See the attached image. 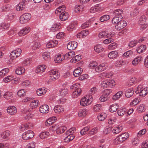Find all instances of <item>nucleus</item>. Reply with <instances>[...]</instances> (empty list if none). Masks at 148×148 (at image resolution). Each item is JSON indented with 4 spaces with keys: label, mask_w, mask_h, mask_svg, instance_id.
Wrapping results in <instances>:
<instances>
[{
    "label": "nucleus",
    "mask_w": 148,
    "mask_h": 148,
    "mask_svg": "<svg viewBox=\"0 0 148 148\" xmlns=\"http://www.w3.org/2000/svg\"><path fill=\"white\" fill-rule=\"evenodd\" d=\"M140 98H137L134 99L130 103L131 106H134L138 104L140 101Z\"/></svg>",
    "instance_id": "obj_51"
},
{
    "label": "nucleus",
    "mask_w": 148,
    "mask_h": 148,
    "mask_svg": "<svg viewBox=\"0 0 148 148\" xmlns=\"http://www.w3.org/2000/svg\"><path fill=\"white\" fill-rule=\"evenodd\" d=\"M114 34L111 32H108V31H104L100 32L98 34V37L101 38L112 37Z\"/></svg>",
    "instance_id": "obj_4"
},
{
    "label": "nucleus",
    "mask_w": 148,
    "mask_h": 148,
    "mask_svg": "<svg viewBox=\"0 0 148 148\" xmlns=\"http://www.w3.org/2000/svg\"><path fill=\"white\" fill-rule=\"evenodd\" d=\"M9 23H2L0 24V29L3 30H7L10 27Z\"/></svg>",
    "instance_id": "obj_24"
},
{
    "label": "nucleus",
    "mask_w": 148,
    "mask_h": 148,
    "mask_svg": "<svg viewBox=\"0 0 148 148\" xmlns=\"http://www.w3.org/2000/svg\"><path fill=\"white\" fill-rule=\"evenodd\" d=\"M77 45V42L75 41H72L70 42L67 45V49L70 50L75 49Z\"/></svg>",
    "instance_id": "obj_11"
},
{
    "label": "nucleus",
    "mask_w": 148,
    "mask_h": 148,
    "mask_svg": "<svg viewBox=\"0 0 148 148\" xmlns=\"http://www.w3.org/2000/svg\"><path fill=\"white\" fill-rule=\"evenodd\" d=\"M49 135V133L47 132H43L40 134V137L42 139H44L45 138L48 136Z\"/></svg>",
    "instance_id": "obj_52"
},
{
    "label": "nucleus",
    "mask_w": 148,
    "mask_h": 148,
    "mask_svg": "<svg viewBox=\"0 0 148 148\" xmlns=\"http://www.w3.org/2000/svg\"><path fill=\"white\" fill-rule=\"evenodd\" d=\"M50 53L48 52H45L42 54V58L45 60H48L50 59Z\"/></svg>",
    "instance_id": "obj_37"
},
{
    "label": "nucleus",
    "mask_w": 148,
    "mask_h": 148,
    "mask_svg": "<svg viewBox=\"0 0 148 148\" xmlns=\"http://www.w3.org/2000/svg\"><path fill=\"white\" fill-rule=\"evenodd\" d=\"M31 17V15L29 13H25L21 16L19 19L20 22L22 23H25L27 22Z\"/></svg>",
    "instance_id": "obj_3"
},
{
    "label": "nucleus",
    "mask_w": 148,
    "mask_h": 148,
    "mask_svg": "<svg viewBox=\"0 0 148 148\" xmlns=\"http://www.w3.org/2000/svg\"><path fill=\"white\" fill-rule=\"evenodd\" d=\"M101 74L102 77L106 78H110L113 75L110 72H103Z\"/></svg>",
    "instance_id": "obj_60"
},
{
    "label": "nucleus",
    "mask_w": 148,
    "mask_h": 148,
    "mask_svg": "<svg viewBox=\"0 0 148 148\" xmlns=\"http://www.w3.org/2000/svg\"><path fill=\"white\" fill-rule=\"evenodd\" d=\"M39 103V101L37 100H35L31 102L29 106L32 109L36 108Z\"/></svg>",
    "instance_id": "obj_27"
},
{
    "label": "nucleus",
    "mask_w": 148,
    "mask_h": 148,
    "mask_svg": "<svg viewBox=\"0 0 148 148\" xmlns=\"http://www.w3.org/2000/svg\"><path fill=\"white\" fill-rule=\"evenodd\" d=\"M107 115L106 113H102L98 116V119L100 121H103L105 119Z\"/></svg>",
    "instance_id": "obj_53"
},
{
    "label": "nucleus",
    "mask_w": 148,
    "mask_h": 148,
    "mask_svg": "<svg viewBox=\"0 0 148 148\" xmlns=\"http://www.w3.org/2000/svg\"><path fill=\"white\" fill-rule=\"evenodd\" d=\"M65 7L64 6H62L59 7L57 8L55 11V13L57 15L62 13V12H65Z\"/></svg>",
    "instance_id": "obj_23"
},
{
    "label": "nucleus",
    "mask_w": 148,
    "mask_h": 148,
    "mask_svg": "<svg viewBox=\"0 0 148 148\" xmlns=\"http://www.w3.org/2000/svg\"><path fill=\"white\" fill-rule=\"evenodd\" d=\"M94 50L97 52L99 53L102 52L103 50V49L101 45H99L95 47Z\"/></svg>",
    "instance_id": "obj_39"
},
{
    "label": "nucleus",
    "mask_w": 148,
    "mask_h": 148,
    "mask_svg": "<svg viewBox=\"0 0 148 148\" xmlns=\"http://www.w3.org/2000/svg\"><path fill=\"white\" fill-rule=\"evenodd\" d=\"M50 80L51 81H55L59 77V73L56 71L51 70L50 71Z\"/></svg>",
    "instance_id": "obj_7"
},
{
    "label": "nucleus",
    "mask_w": 148,
    "mask_h": 148,
    "mask_svg": "<svg viewBox=\"0 0 148 148\" xmlns=\"http://www.w3.org/2000/svg\"><path fill=\"white\" fill-rule=\"evenodd\" d=\"M100 9V7L99 5H97L92 7L90 9V12L91 13H94L99 11Z\"/></svg>",
    "instance_id": "obj_40"
},
{
    "label": "nucleus",
    "mask_w": 148,
    "mask_h": 148,
    "mask_svg": "<svg viewBox=\"0 0 148 148\" xmlns=\"http://www.w3.org/2000/svg\"><path fill=\"white\" fill-rule=\"evenodd\" d=\"M146 19L147 18L145 15L142 16L140 18L139 23L140 25L145 24L146 23Z\"/></svg>",
    "instance_id": "obj_47"
},
{
    "label": "nucleus",
    "mask_w": 148,
    "mask_h": 148,
    "mask_svg": "<svg viewBox=\"0 0 148 148\" xmlns=\"http://www.w3.org/2000/svg\"><path fill=\"white\" fill-rule=\"evenodd\" d=\"M49 107L47 105H43L41 106L39 108V111L42 113H47L49 112Z\"/></svg>",
    "instance_id": "obj_14"
},
{
    "label": "nucleus",
    "mask_w": 148,
    "mask_h": 148,
    "mask_svg": "<svg viewBox=\"0 0 148 148\" xmlns=\"http://www.w3.org/2000/svg\"><path fill=\"white\" fill-rule=\"evenodd\" d=\"M110 16L108 15H104L101 16L99 20L101 22H103L105 21H107L110 18Z\"/></svg>",
    "instance_id": "obj_49"
},
{
    "label": "nucleus",
    "mask_w": 148,
    "mask_h": 148,
    "mask_svg": "<svg viewBox=\"0 0 148 148\" xmlns=\"http://www.w3.org/2000/svg\"><path fill=\"white\" fill-rule=\"evenodd\" d=\"M41 46L40 43L38 41H35L33 42L32 45V49H39Z\"/></svg>",
    "instance_id": "obj_44"
},
{
    "label": "nucleus",
    "mask_w": 148,
    "mask_h": 148,
    "mask_svg": "<svg viewBox=\"0 0 148 148\" xmlns=\"http://www.w3.org/2000/svg\"><path fill=\"white\" fill-rule=\"evenodd\" d=\"M58 44L57 40H51L46 45V46L48 48H53L56 46Z\"/></svg>",
    "instance_id": "obj_15"
},
{
    "label": "nucleus",
    "mask_w": 148,
    "mask_h": 148,
    "mask_svg": "<svg viewBox=\"0 0 148 148\" xmlns=\"http://www.w3.org/2000/svg\"><path fill=\"white\" fill-rule=\"evenodd\" d=\"M26 4L22 1L18 4L16 7V9L18 11L23 10L26 7Z\"/></svg>",
    "instance_id": "obj_20"
},
{
    "label": "nucleus",
    "mask_w": 148,
    "mask_h": 148,
    "mask_svg": "<svg viewBox=\"0 0 148 148\" xmlns=\"http://www.w3.org/2000/svg\"><path fill=\"white\" fill-rule=\"evenodd\" d=\"M81 89H78L77 90H75L72 94L73 97L74 98H77L81 95Z\"/></svg>",
    "instance_id": "obj_38"
},
{
    "label": "nucleus",
    "mask_w": 148,
    "mask_h": 148,
    "mask_svg": "<svg viewBox=\"0 0 148 148\" xmlns=\"http://www.w3.org/2000/svg\"><path fill=\"white\" fill-rule=\"evenodd\" d=\"M59 125L58 124L53 125L49 128V130L50 131L54 132L56 131L58 128Z\"/></svg>",
    "instance_id": "obj_63"
},
{
    "label": "nucleus",
    "mask_w": 148,
    "mask_h": 148,
    "mask_svg": "<svg viewBox=\"0 0 148 148\" xmlns=\"http://www.w3.org/2000/svg\"><path fill=\"white\" fill-rule=\"evenodd\" d=\"M66 127L64 126H59L57 130L56 133L58 134H60L64 132L66 130Z\"/></svg>",
    "instance_id": "obj_32"
},
{
    "label": "nucleus",
    "mask_w": 148,
    "mask_h": 148,
    "mask_svg": "<svg viewBox=\"0 0 148 148\" xmlns=\"http://www.w3.org/2000/svg\"><path fill=\"white\" fill-rule=\"evenodd\" d=\"M46 68V66L45 65H40L36 68V72L37 73L43 72Z\"/></svg>",
    "instance_id": "obj_29"
},
{
    "label": "nucleus",
    "mask_w": 148,
    "mask_h": 148,
    "mask_svg": "<svg viewBox=\"0 0 148 148\" xmlns=\"http://www.w3.org/2000/svg\"><path fill=\"white\" fill-rule=\"evenodd\" d=\"M134 93V91L132 89H128L125 92V96L127 98H129L133 95Z\"/></svg>",
    "instance_id": "obj_26"
},
{
    "label": "nucleus",
    "mask_w": 148,
    "mask_h": 148,
    "mask_svg": "<svg viewBox=\"0 0 148 148\" xmlns=\"http://www.w3.org/2000/svg\"><path fill=\"white\" fill-rule=\"evenodd\" d=\"M7 111L9 114L13 115L17 112V110L15 106H11L8 108Z\"/></svg>",
    "instance_id": "obj_13"
},
{
    "label": "nucleus",
    "mask_w": 148,
    "mask_h": 148,
    "mask_svg": "<svg viewBox=\"0 0 148 148\" xmlns=\"http://www.w3.org/2000/svg\"><path fill=\"white\" fill-rule=\"evenodd\" d=\"M146 132V130L145 129H143L140 131L137 134V136L138 137H140L143 135H144Z\"/></svg>",
    "instance_id": "obj_64"
},
{
    "label": "nucleus",
    "mask_w": 148,
    "mask_h": 148,
    "mask_svg": "<svg viewBox=\"0 0 148 148\" xmlns=\"http://www.w3.org/2000/svg\"><path fill=\"white\" fill-rule=\"evenodd\" d=\"M92 97L91 95H86L81 99L80 105L83 106H86L90 104L92 101Z\"/></svg>",
    "instance_id": "obj_1"
},
{
    "label": "nucleus",
    "mask_w": 148,
    "mask_h": 148,
    "mask_svg": "<svg viewBox=\"0 0 148 148\" xmlns=\"http://www.w3.org/2000/svg\"><path fill=\"white\" fill-rule=\"evenodd\" d=\"M34 135V133L32 131L28 130L23 134L22 138L24 140H27L33 138Z\"/></svg>",
    "instance_id": "obj_8"
},
{
    "label": "nucleus",
    "mask_w": 148,
    "mask_h": 148,
    "mask_svg": "<svg viewBox=\"0 0 148 148\" xmlns=\"http://www.w3.org/2000/svg\"><path fill=\"white\" fill-rule=\"evenodd\" d=\"M108 86L112 88L114 87L116 85L115 82L112 79L107 80Z\"/></svg>",
    "instance_id": "obj_28"
},
{
    "label": "nucleus",
    "mask_w": 148,
    "mask_h": 148,
    "mask_svg": "<svg viewBox=\"0 0 148 148\" xmlns=\"http://www.w3.org/2000/svg\"><path fill=\"white\" fill-rule=\"evenodd\" d=\"M47 89L44 87L39 88L36 90L37 94L38 96L45 95L47 92Z\"/></svg>",
    "instance_id": "obj_16"
},
{
    "label": "nucleus",
    "mask_w": 148,
    "mask_h": 148,
    "mask_svg": "<svg viewBox=\"0 0 148 148\" xmlns=\"http://www.w3.org/2000/svg\"><path fill=\"white\" fill-rule=\"evenodd\" d=\"M122 129L121 126H118V127H114L112 130V132L114 134H118L121 131Z\"/></svg>",
    "instance_id": "obj_41"
},
{
    "label": "nucleus",
    "mask_w": 148,
    "mask_h": 148,
    "mask_svg": "<svg viewBox=\"0 0 148 148\" xmlns=\"http://www.w3.org/2000/svg\"><path fill=\"white\" fill-rule=\"evenodd\" d=\"M80 86V84L79 83H77L72 85L70 88L71 89H74L75 90H77L78 89H81Z\"/></svg>",
    "instance_id": "obj_61"
},
{
    "label": "nucleus",
    "mask_w": 148,
    "mask_h": 148,
    "mask_svg": "<svg viewBox=\"0 0 148 148\" xmlns=\"http://www.w3.org/2000/svg\"><path fill=\"white\" fill-rule=\"evenodd\" d=\"M60 28L61 26L60 24H56L52 25L51 28V29L52 31L55 32L57 30L60 29Z\"/></svg>",
    "instance_id": "obj_43"
},
{
    "label": "nucleus",
    "mask_w": 148,
    "mask_h": 148,
    "mask_svg": "<svg viewBox=\"0 0 148 148\" xmlns=\"http://www.w3.org/2000/svg\"><path fill=\"white\" fill-rule=\"evenodd\" d=\"M101 105L99 104L95 105L93 107L94 111L95 112L100 111L101 109Z\"/></svg>",
    "instance_id": "obj_62"
},
{
    "label": "nucleus",
    "mask_w": 148,
    "mask_h": 148,
    "mask_svg": "<svg viewBox=\"0 0 148 148\" xmlns=\"http://www.w3.org/2000/svg\"><path fill=\"white\" fill-rule=\"evenodd\" d=\"M129 137V135L128 133L125 132L116 138V139L119 142H122L128 138Z\"/></svg>",
    "instance_id": "obj_10"
},
{
    "label": "nucleus",
    "mask_w": 148,
    "mask_h": 148,
    "mask_svg": "<svg viewBox=\"0 0 148 148\" xmlns=\"http://www.w3.org/2000/svg\"><path fill=\"white\" fill-rule=\"evenodd\" d=\"M97 129L96 127H94L91 129L88 132L89 136H92L96 134L97 132Z\"/></svg>",
    "instance_id": "obj_55"
},
{
    "label": "nucleus",
    "mask_w": 148,
    "mask_h": 148,
    "mask_svg": "<svg viewBox=\"0 0 148 148\" xmlns=\"http://www.w3.org/2000/svg\"><path fill=\"white\" fill-rule=\"evenodd\" d=\"M123 93V92L122 91H119L113 96L112 97L113 99L115 100H118L121 97Z\"/></svg>",
    "instance_id": "obj_30"
},
{
    "label": "nucleus",
    "mask_w": 148,
    "mask_h": 148,
    "mask_svg": "<svg viewBox=\"0 0 148 148\" xmlns=\"http://www.w3.org/2000/svg\"><path fill=\"white\" fill-rule=\"evenodd\" d=\"M75 55V53L74 51H71L68 52L66 54L65 56V58H72L74 57Z\"/></svg>",
    "instance_id": "obj_57"
},
{
    "label": "nucleus",
    "mask_w": 148,
    "mask_h": 148,
    "mask_svg": "<svg viewBox=\"0 0 148 148\" xmlns=\"http://www.w3.org/2000/svg\"><path fill=\"white\" fill-rule=\"evenodd\" d=\"M118 114L119 116H122L123 115L127 113L125 111V109L124 108H119L117 111Z\"/></svg>",
    "instance_id": "obj_54"
},
{
    "label": "nucleus",
    "mask_w": 148,
    "mask_h": 148,
    "mask_svg": "<svg viewBox=\"0 0 148 148\" xmlns=\"http://www.w3.org/2000/svg\"><path fill=\"white\" fill-rule=\"evenodd\" d=\"M10 134V132L6 130L2 133L1 134V137L4 139H7Z\"/></svg>",
    "instance_id": "obj_33"
},
{
    "label": "nucleus",
    "mask_w": 148,
    "mask_h": 148,
    "mask_svg": "<svg viewBox=\"0 0 148 148\" xmlns=\"http://www.w3.org/2000/svg\"><path fill=\"white\" fill-rule=\"evenodd\" d=\"M88 110L86 109H84L79 110L78 112V116L80 117L85 116L88 113Z\"/></svg>",
    "instance_id": "obj_25"
},
{
    "label": "nucleus",
    "mask_w": 148,
    "mask_h": 148,
    "mask_svg": "<svg viewBox=\"0 0 148 148\" xmlns=\"http://www.w3.org/2000/svg\"><path fill=\"white\" fill-rule=\"evenodd\" d=\"M122 19L123 18H119V17L115 16L113 18L112 20V23L113 24H116L122 20Z\"/></svg>",
    "instance_id": "obj_45"
},
{
    "label": "nucleus",
    "mask_w": 148,
    "mask_h": 148,
    "mask_svg": "<svg viewBox=\"0 0 148 148\" xmlns=\"http://www.w3.org/2000/svg\"><path fill=\"white\" fill-rule=\"evenodd\" d=\"M141 57H137L135 58L132 61V64L134 66H137L138 63L141 61Z\"/></svg>",
    "instance_id": "obj_46"
},
{
    "label": "nucleus",
    "mask_w": 148,
    "mask_h": 148,
    "mask_svg": "<svg viewBox=\"0 0 148 148\" xmlns=\"http://www.w3.org/2000/svg\"><path fill=\"white\" fill-rule=\"evenodd\" d=\"M82 69L79 67L76 68L73 71V75L75 77H78L82 74Z\"/></svg>",
    "instance_id": "obj_21"
},
{
    "label": "nucleus",
    "mask_w": 148,
    "mask_h": 148,
    "mask_svg": "<svg viewBox=\"0 0 148 148\" xmlns=\"http://www.w3.org/2000/svg\"><path fill=\"white\" fill-rule=\"evenodd\" d=\"M137 110L139 113L144 112L145 110V106L143 104H140L138 107Z\"/></svg>",
    "instance_id": "obj_56"
},
{
    "label": "nucleus",
    "mask_w": 148,
    "mask_h": 148,
    "mask_svg": "<svg viewBox=\"0 0 148 148\" xmlns=\"http://www.w3.org/2000/svg\"><path fill=\"white\" fill-rule=\"evenodd\" d=\"M127 26V23L124 20H121L116 24L115 28L118 30L120 31Z\"/></svg>",
    "instance_id": "obj_9"
},
{
    "label": "nucleus",
    "mask_w": 148,
    "mask_h": 148,
    "mask_svg": "<svg viewBox=\"0 0 148 148\" xmlns=\"http://www.w3.org/2000/svg\"><path fill=\"white\" fill-rule=\"evenodd\" d=\"M25 68L22 66L18 67L16 70L15 73L18 75H21L25 71Z\"/></svg>",
    "instance_id": "obj_31"
},
{
    "label": "nucleus",
    "mask_w": 148,
    "mask_h": 148,
    "mask_svg": "<svg viewBox=\"0 0 148 148\" xmlns=\"http://www.w3.org/2000/svg\"><path fill=\"white\" fill-rule=\"evenodd\" d=\"M112 92L111 89L106 90L103 94L100 97L99 99L101 102H104L108 100L110 97V94Z\"/></svg>",
    "instance_id": "obj_2"
},
{
    "label": "nucleus",
    "mask_w": 148,
    "mask_h": 148,
    "mask_svg": "<svg viewBox=\"0 0 148 148\" xmlns=\"http://www.w3.org/2000/svg\"><path fill=\"white\" fill-rule=\"evenodd\" d=\"M76 23L74 22H72L68 26L67 29L69 31H72L75 28Z\"/></svg>",
    "instance_id": "obj_58"
},
{
    "label": "nucleus",
    "mask_w": 148,
    "mask_h": 148,
    "mask_svg": "<svg viewBox=\"0 0 148 148\" xmlns=\"http://www.w3.org/2000/svg\"><path fill=\"white\" fill-rule=\"evenodd\" d=\"M123 11L121 9H117L115 10L114 12V14L115 16L119 17L120 18H123L122 14Z\"/></svg>",
    "instance_id": "obj_19"
},
{
    "label": "nucleus",
    "mask_w": 148,
    "mask_h": 148,
    "mask_svg": "<svg viewBox=\"0 0 148 148\" xmlns=\"http://www.w3.org/2000/svg\"><path fill=\"white\" fill-rule=\"evenodd\" d=\"M118 56L119 55L116 51H112L110 52L108 55V57L111 59L115 58Z\"/></svg>",
    "instance_id": "obj_18"
},
{
    "label": "nucleus",
    "mask_w": 148,
    "mask_h": 148,
    "mask_svg": "<svg viewBox=\"0 0 148 148\" xmlns=\"http://www.w3.org/2000/svg\"><path fill=\"white\" fill-rule=\"evenodd\" d=\"M65 58L64 56L63 55L58 54L56 55L55 57L54 61L56 63H60Z\"/></svg>",
    "instance_id": "obj_17"
},
{
    "label": "nucleus",
    "mask_w": 148,
    "mask_h": 148,
    "mask_svg": "<svg viewBox=\"0 0 148 148\" xmlns=\"http://www.w3.org/2000/svg\"><path fill=\"white\" fill-rule=\"evenodd\" d=\"M3 96L6 99H9L12 98V93L11 92H6L4 94Z\"/></svg>",
    "instance_id": "obj_50"
},
{
    "label": "nucleus",
    "mask_w": 148,
    "mask_h": 148,
    "mask_svg": "<svg viewBox=\"0 0 148 148\" xmlns=\"http://www.w3.org/2000/svg\"><path fill=\"white\" fill-rule=\"evenodd\" d=\"M60 91V94L62 96H65L68 93V89L65 88H61Z\"/></svg>",
    "instance_id": "obj_48"
},
{
    "label": "nucleus",
    "mask_w": 148,
    "mask_h": 148,
    "mask_svg": "<svg viewBox=\"0 0 148 148\" xmlns=\"http://www.w3.org/2000/svg\"><path fill=\"white\" fill-rule=\"evenodd\" d=\"M84 8V7L83 5H78L75 6L74 10L76 13H78L80 11H82L83 10Z\"/></svg>",
    "instance_id": "obj_42"
},
{
    "label": "nucleus",
    "mask_w": 148,
    "mask_h": 148,
    "mask_svg": "<svg viewBox=\"0 0 148 148\" xmlns=\"http://www.w3.org/2000/svg\"><path fill=\"white\" fill-rule=\"evenodd\" d=\"M53 110L54 112L57 114H59L64 112V108L63 106L58 105L56 106Z\"/></svg>",
    "instance_id": "obj_12"
},
{
    "label": "nucleus",
    "mask_w": 148,
    "mask_h": 148,
    "mask_svg": "<svg viewBox=\"0 0 148 148\" xmlns=\"http://www.w3.org/2000/svg\"><path fill=\"white\" fill-rule=\"evenodd\" d=\"M108 64L106 63H103L95 68V70L97 73H101L106 70L108 67Z\"/></svg>",
    "instance_id": "obj_6"
},
{
    "label": "nucleus",
    "mask_w": 148,
    "mask_h": 148,
    "mask_svg": "<svg viewBox=\"0 0 148 148\" xmlns=\"http://www.w3.org/2000/svg\"><path fill=\"white\" fill-rule=\"evenodd\" d=\"M148 92L147 88V87L145 88L142 90L141 92L140 93L139 96H140L145 97L147 94Z\"/></svg>",
    "instance_id": "obj_59"
},
{
    "label": "nucleus",
    "mask_w": 148,
    "mask_h": 148,
    "mask_svg": "<svg viewBox=\"0 0 148 148\" xmlns=\"http://www.w3.org/2000/svg\"><path fill=\"white\" fill-rule=\"evenodd\" d=\"M146 49V47L145 45H142L138 47L136 49L137 52L140 53L144 51Z\"/></svg>",
    "instance_id": "obj_35"
},
{
    "label": "nucleus",
    "mask_w": 148,
    "mask_h": 148,
    "mask_svg": "<svg viewBox=\"0 0 148 148\" xmlns=\"http://www.w3.org/2000/svg\"><path fill=\"white\" fill-rule=\"evenodd\" d=\"M21 52L22 51L21 49H16L11 52L10 57L12 60L16 59L21 55Z\"/></svg>",
    "instance_id": "obj_5"
},
{
    "label": "nucleus",
    "mask_w": 148,
    "mask_h": 148,
    "mask_svg": "<svg viewBox=\"0 0 148 148\" xmlns=\"http://www.w3.org/2000/svg\"><path fill=\"white\" fill-rule=\"evenodd\" d=\"M59 16L60 20L62 21H66L68 17V14L66 12L59 14Z\"/></svg>",
    "instance_id": "obj_22"
},
{
    "label": "nucleus",
    "mask_w": 148,
    "mask_h": 148,
    "mask_svg": "<svg viewBox=\"0 0 148 148\" xmlns=\"http://www.w3.org/2000/svg\"><path fill=\"white\" fill-rule=\"evenodd\" d=\"M82 58V56L80 55H78L74 57H73L71 60L70 61L72 63H75L79 61Z\"/></svg>",
    "instance_id": "obj_34"
},
{
    "label": "nucleus",
    "mask_w": 148,
    "mask_h": 148,
    "mask_svg": "<svg viewBox=\"0 0 148 148\" xmlns=\"http://www.w3.org/2000/svg\"><path fill=\"white\" fill-rule=\"evenodd\" d=\"M118 105L116 104H113L110 106V110L112 112H113L116 111L118 109Z\"/></svg>",
    "instance_id": "obj_36"
}]
</instances>
